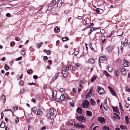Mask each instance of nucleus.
Segmentation results:
<instances>
[{"label": "nucleus", "instance_id": "obj_1", "mask_svg": "<svg viewBox=\"0 0 130 130\" xmlns=\"http://www.w3.org/2000/svg\"><path fill=\"white\" fill-rule=\"evenodd\" d=\"M79 66H68L66 67V69L63 70L62 71V73L63 76L64 77H66L67 76L66 74V72L68 71L69 70L72 69L73 70H74L76 68V67H79Z\"/></svg>", "mask_w": 130, "mask_h": 130}, {"label": "nucleus", "instance_id": "obj_2", "mask_svg": "<svg viewBox=\"0 0 130 130\" xmlns=\"http://www.w3.org/2000/svg\"><path fill=\"white\" fill-rule=\"evenodd\" d=\"M89 102L87 100H84L83 101L82 107L84 108H86L89 107Z\"/></svg>", "mask_w": 130, "mask_h": 130}, {"label": "nucleus", "instance_id": "obj_3", "mask_svg": "<svg viewBox=\"0 0 130 130\" xmlns=\"http://www.w3.org/2000/svg\"><path fill=\"white\" fill-rule=\"evenodd\" d=\"M78 121L84 122L85 121V119L83 115H80L76 116L75 117Z\"/></svg>", "mask_w": 130, "mask_h": 130}, {"label": "nucleus", "instance_id": "obj_4", "mask_svg": "<svg viewBox=\"0 0 130 130\" xmlns=\"http://www.w3.org/2000/svg\"><path fill=\"white\" fill-rule=\"evenodd\" d=\"M98 93L101 95L105 93V90L102 87L98 86Z\"/></svg>", "mask_w": 130, "mask_h": 130}, {"label": "nucleus", "instance_id": "obj_5", "mask_svg": "<svg viewBox=\"0 0 130 130\" xmlns=\"http://www.w3.org/2000/svg\"><path fill=\"white\" fill-rule=\"evenodd\" d=\"M107 58L105 55H103L101 56L99 58V63L100 65V61H105L107 60Z\"/></svg>", "mask_w": 130, "mask_h": 130}, {"label": "nucleus", "instance_id": "obj_6", "mask_svg": "<svg viewBox=\"0 0 130 130\" xmlns=\"http://www.w3.org/2000/svg\"><path fill=\"white\" fill-rule=\"evenodd\" d=\"M120 68L122 74L123 76H125L126 75V71L125 68L121 67Z\"/></svg>", "mask_w": 130, "mask_h": 130}, {"label": "nucleus", "instance_id": "obj_7", "mask_svg": "<svg viewBox=\"0 0 130 130\" xmlns=\"http://www.w3.org/2000/svg\"><path fill=\"white\" fill-rule=\"evenodd\" d=\"M128 42V41L127 40L125 39V40L124 42H123V41H121V43L122 45L120 46L122 52H123V51L122 50L124 46L125 45V44H127Z\"/></svg>", "mask_w": 130, "mask_h": 130}, {"label": "nucleus", "instance_id": "obj_8", "mask_svg": "<svg viewBox=\"0 0 130 130\" xmlns=\"http://www.w3.org/2000/svg\"><path fill=\"white\" fill-rule=\"evenodd\" d=\"M114 47V46H109L106 48V50L107 52H110L113 50Z\"/></svg>", "mask_w": 130, "mask_h": 130}, {"label": "nucleus", "instance_id": "obj_9", "mask_svg": "<svg viewBox=\"0 0 130 130\" xmlns=\"http://www.w3.org/2000/svg\"><path fill=\"white\" fill-rule=\"evenodd\" d=\"M108 88L109 90L110 91L112 95L115 96H116V95L113 89L111 87L109 86H108Z\"/></svg>", "mask_w": 130, "mask_h": 130}, {"label": "nucleus", "instance_id": "obj_10", "mask_svg": "<svg viewBox=\"0 0 130 130\" xmlns=\"http://www.w3.org/2000/svg\"><path fill=\"white\" fill-rule=\"evenodd\" d=\"M74 125L75 127L78 128H85L84 126L82 124H78L74 123Z\"/></svg>", "mask_w": 130, "mask_h": 130}, {"label": "nucleus", "instance_id": "obj_11", "mask_svg": "<svg viewBox=\"0 0 130 130\" xmlns=\"http://www.w3.org/2000/svg\"><path fill=\"white\" fill-rule=\"evenodd\" d=\"M98 121L101 123H104L105 120L103 117H98Z\"/></svg>", "mask_w": 130, "mask_h": 130}, {"label": "nucleus", "instance_id": "obj_12", "mask_svg": "<svg viewBox=\"0 0 130 130\" xmlns=\"http://www.w3.org/2000/svg\"><path fill=\"white\" fill-rule=\"evenodd\" d=\"M106 101V99L104 102V103L103 105V107L104 108L105 110V111L107 110L108 108V107L107 105Z\"/></svg>", "mask_w": 130, "mask_h": 130}, {"label": "nucleus", "instance_id": "obj_13", "mask_svg": "<svg viewBox=\"0 0 130 130\" xmlns=\"http://www.w3.org/2000/svg\"><path fill=\"white\" fill-rule=\"evenodd\" d=\"M92 91V89H91L90 90V91L86 95V98H88L89 97H90L91 96V93Z\"/></svg>", "mask_w": 130, "mask_h": 130}, {"label": "nucleus", "instance_id": "obj_14", "mask_svg": "<svg viewBox=\"0 0 130 130\" xmlns=\"http://www.w3.org/2000/svg\"><path fill=\"white\" fill-rule=\"evenodd\" d=\"M64 0H60L58 3V6L57 7L58 8L59 6V8L62 5L63 3L64 2Z\"/></svg>", "mask_w": 130, "mask_h": 130}, {"label": "nucleus", "instance_id": "obj_15", "mask_svg": "<svg viewBox=\"0 0 130 130\" xmlns=\"http://www.w3.org/2000/svg\"><path fill=\"white\" fill-rule=\"evenodd\" d=\"M88 62L90 64H93L94 62V61L93 59L90 58L88 60Z\"/></svg>", "mask_w": 130, "mask_h": 130}, {"label": "nucleus", "instance_id": "obj_16", "mask_svg": "<svg viewBox=\"0 0 130 130\" xmlns=\"http://www.w3.org/2000/svg\"><path fill=\"white\" fill-rule=\"evenodd\" d=\"M119 73V72L118 70H115L114 71V75L117 77H118V76Z\"/></svg>", "mask_w": 130, "mask_h": 130}, {"label": "nucleus", "instance_id": "obj_17", "mask_svg": "<svg viewBox=\"0 0 130 130\" xmlns=\"http://www.w3.org/2000/svg\"><path fill=\"white\" fill-rule=\"evenodd\" d=\"M77 112L80 114H81L82 113V108L80 107H78L77 110Z\"/></svg>", "mask_w": 130, "mask_h": 130}, {"label": "nucleus", "instance_id": "obj_18", "mask_svg": "<svg viewBox=\"0 0 130 130\" xmlns=\"http://www.w3.org/2000/svg\"><path fill=\"white\" fill-rule=\"evenodd\" d=\"M90 102L91 104L92 105H94L95 104V101L93 99H91L90 100Z\"/></svg>", "mask_w": 130, "mask_h": 130}, {"label": "nucleus", "instance_id": "obj_19", "mask_svg": "<svg viewBox=\"0 0 130 130\" xmlns=\"http://www.w3.org/2000/svg\"><path fill=\"white\" fill-rule=\"evenodd\" d=\"M57 93V92L56 91H54L53 92L52 96L53 98H55L56 96Z\"/></svg>", "mask_w": 130, "mask_h": 130}, {"label": "nucleus", "instance_id": "obj_20", "mask_svg": "<svg viewBox=\"0 0 130 130\" xmlns=\"http://www.w3.org/2000/svg\"><path fill=\"white\" fill-rule=\"evenodd\" d=\"M112 108L113 110L115 112H116L118 113H119V112L117 109V107H115L113 106Z\"/></svg>", "mask_w": 130, "mask_h": 130}, {"label": "nucleus", "instance_id": "obj_21", "mask_svg": "<svg viewBox=\"0 0 130 130\" xmlns=\"http://www.w3.org/2000/svg\"><path fill=\"white\" fill-rule=\"evenodd\" d=\"M92 113L91 111L88 110L87 111L86 115L87 116H92Z\"/></svg>", "mask_w": 130, "mask_h": 130}, {"label": "nucleus", "instance_id": "obj_22", "mask_svg": "<svg viewBox=\"0 0 130 130\" xmlns=\"http://www.w3.org/2000/svg\"><path fill=\"white\" fill-rule=\"evenodd\" d=\"M37 114L38 115L41 116L42 114V112L41 111V109H40L38 110L37 112Z\"/></svg>", "mask_w": 130, "mask_h": 130}, {"label": "nucleus", "instance_id": "obj_23", "mask_svg": "<svg viewBox=\"0 0 130 130\" xmlns=\"http://www.w3.org/2000/svg\"><path fill=\"white\" fill-rule=\"evenodd\" d=\"M123 64H125V65H128L130 64V63L126 60H123Z\"/></svg>", "mask_w": 130, "mask_h": 130}, {"label": "nucleus", "instance_id": "obj_24", "mask_svg": "<svg viewBox=\"0 0 130 130\" xmlns=\"http://www.w3.org/2000/svg\"><path fill=\"white\" fill-rule=\"evenodd\" d=\"M102 129L103 130H111V129L109 128V127L105 126H104L103 127Z\"/></svg>", "mask_w": 130, "mask_h": 130}, {"label": "nucleus", "instance_id": "obj_25", "mask_svg": "<svg viewBox=\"0 0 130 130\" xmlns=\"http://www.w3.org/2000/svg\"><path fill=\"white\" fill-rule=\"evenodd\" d=\"M58 73H56L55 74V76L52 78V80H55L58 76Z\"/></svg>", "mask_w": 130, "mask_h": 130}, {"label": "nucleus", "instance_id": "obj_26", "mask_svg": "<svg viewBox=\"0 0 130 130\" xmlns=\"http://www.w3.org/2000/svg\"><path fill=\"white\" fill-rule=\"evenodd\" d=\"M109 66L107 67V68H108V70L110 72H111L113 70L111 66Z\"/></svg>", "mask_w": 130, "mask_h": 130}, {"label": "nucleus", "instance_id": "obj_27", "mask_svg": "<svg viewBox=\"0 0 130 130\" xmlns=\"http://www.w3.org/2000/svg\"><path fill=\"white\" fill-rule=\"evenodd\" d=\"M42 42H40V43H39L37 45V47L38 49L42 45Z\"/></svg>", "mask_w": 130, "mask_h": 130}, {"label": "nucleus", "instance_id": "obj_28", "mask_svg": "<svg viewBox=\"0 0 130 130\" xmlns=\"http://www.w3.org/2000/svg\"><path fill=\"white\" fill-rule=\"evenodd\" d=\"M96 76H93L91 79V82H93L96 79Z\"/></svg>", "mask_w": 130, "mask_h": 130}, {"label": "nucleus", "instance_id": "obj_29", "mask_svg": "<svg viewBox=\"0 0 130 130\" xmlns=\"http://www.w3.org/2000/svg\"><path fill=\"white\" fill-rule=\"evenodd\" d=\"M37 109L36 107H34L32 109V111L34 113L35 112L37 111Z\"/></svg>", "mask_w": 130, "mask_h": 130}, {"label": "nucleus", "instance_id": "obj_30", "mask_svg": "<svg viewBox=\"0 0 130 130\" xmlns=\"http://www.w3.org/2000/svg\"><path fill=\"white\" fill-rule=\"evenodd\" d=\"M103 74L107 77H110V75L105 71H104Z\"/></svg>", "mask_w": 130, "mask_h": 130}, {"label": "nucleus", "instance_id": "obj_31", "mask_svg": "<svg viewBox=\"0 0 130 130\" xmlns=\"http://www.w3.org/2000/svg\"><path fill=\"white\" fill-rule=\"evenodd\" d=\"M49 113L51 114L52 116L54 115V110L53 109H51L49 110Z\"/></svg>", "mask_w": 130, "mask_h": 130}, {"label": "nucleus", "instance_id": "obj_32", "mask_svg": "<svg viewBox=\"0 0 130 130\" xmlns=\"http://www.w3.org/2000/svg\"><path fill=\"white\" fill-rule=\"evenodd\" d=\"M6 5V7L10 8L13 7L12 5H9L8 4H6L4 5Z\"/></svg>", "mask_w": 130, "mask_h": 130}, {"label": "nucleus", "instance_id": "obj_33", "mask_svg": "<svg viewBox=\"0 0 130 130\" xmlns=\"http://www.w3.org/2000/svg\"><path fill=\"white\" fill-rule=\"evenodd\" d=\"M120 127V128L122 129H125L127 128L126 126L122 125H121Z\"/></svg>", "mask_w": 130, "mask_h": 130}, {"label": "nucleus", "instance_id": "obj_34", "mask_svg": "<svg viewBox=\"0 0 130 130\" xmlns=\"http://www.w3.org/2000/svg\"><path fill=\"white\" fill-rule=\"evenodd\" d=\"M60 100H61L62 101L64 99H65V97L64 95L63 94L61 95L60 97Z\"/></svg>", "mask_w": 130, "mask_h": 130}, {"label": "nucleus", "instance_id": "obj_35", "mask_svg": "<svg viewBox=\"0 0 130 130\" xmlns=\"http://www.w3.org/2000/svg\"><path fill=\"white\" fill-rule=\"evenodd\" d=\"M21 54L22 55H25V50H23L21 51Z\"/></svg>", "mask_w": 130, "mask_h": 130}, {"label": "nucleus", "instance_id": "obj_36", "mask_svg": "<svg viewBox=\"0 0 130 130\" xmlns=\"http://www.w3.org/2000/svg\"><path fill=\"white\" fill-rule=\"evenodd\" d=\"M46 116L48 118L50 119L51 118V115L49 113H47V114Z\"/></svg>", "mask_w": 130, "mask_h": 130}, {"label": "nucleus", "instance_id": "obj_37", "mask_svg": "<svg viewBox=\"0 0 130 130\" xmlns=\"http://www.w3.org/2000/svg\"><path fill=\"white\" fill-rule=\"evenodd\" d=\"M68 40H69L68 38L67 37H64L62 38V40L63 41H65Z\"/></svg>", "mask_w": 130, "mask_h": 130}, {"label": "nucleus", "instance_id": "obj_38", "mask_svg": "<svg viewBox=\"0 0 130 130\" xmlns=\"http://www.w3.org/2000/svg\"><path fill=\"white\" fill-rule=\"evenodd\" d=\"M119 107L122 110V111H124V110L123 108L122 105L121 104V102H120L119 103Z\"/></svg>", "mask_w": 130, "mask_h": 130}, {"label": "nucleus", "instance_id": "obj_39", "mask_svg": "<svg viewBox=\"0 0 130 130\" xmlns=\"http://www.w3.org/2000/svg\"><path fill=\"white\" fill-rule=\"evenodd\" d=\"M95 28L94 27H93V29H90L89 31V34H91L92 32V31L93 30H95Z\"/></svg>", "mask_w": 130, "mask_h": 130}, {"label": "nucleus", "instance_id": "obj_40", "mask_svg": "<svg viewBox=\"0 0 130 130\" xmlns=\"http://www.w3.org/2000/svg\"><path fill=\"white\" fill-rule=\"evenodd\" d=\"M3 122H2L0 124V127L1 128H4L5 127V124L4 123L3 124H2V123Z\"/></svg>", "mask_w": 130, "mask_h": 130}, {"label": "nucleus", "instance_id": "obj_41", "mask_svg": "<svg viewBox=\"0 0 130 130\" xmlns=\"http://www.w3.org/2000/svg\"><path fill=\"white\" fill-rule=\"evenodd\" d=\"M129 118L128 116H126L125 117V120L127 123L128 124L129 122Z\"/></svg>", "mask_w": 130, "mask_h": 130}, {"label": "nucleus", "instance_id": "obj_42", "mask_svg": "<svg viewBox=\"0 0 130 130\" xmlns=\"http://www.w3.org/2000/svg\"><path fill=\"white\" fill-rule=\"evenodd\" d=\"M126 91L128 92H130V89L128 86H126L125 87Z\"/></svg>", "mask_w": 130, "mask_h": 130}, {"label": "nucleus", "instance_id": "obj_43", "mask_svg": "<svg viewBox=\"0 0 130 130\" xmlns=\"http://www.w3.org/2000/svg\"><path fill=\"white\" fill-rule=\"evenodd\" d=\"M54 30L55 31H57V32L58 33L60 32V29L59 28H58L57 27H55Z\"/></svg>", "mask_w": 130, "mask_h": 130}, {"label": "nucleus", "instance_id": "obj_44", "mask_svg": "<svg viewBox=\"0 0 130 130\" xmlns=\"http://www.w3.org/2000/svg\"><path fill=\"white\" fill-rule=\"evenodd\" d=\"M51 3L53 4V5L54 6L56 4V1L55 0H52L51 2Z\"/></svg>", "mask_w": 130, "mask_h": 130}, {"label": "nucleus", "instance_id": "obj_45", "mask_svg": "<svg viewBox=\"0 0 130 130\" xmlns=\"http://www.w3.org/2000/svg\"><path fill=\"white\" fill-rule=\"evenodd\" d=\"M4 68L6 70H8L9 69V68L8 66L4 67Z\"/></svg>", "mask_w": 130, "mask_h": 130}, {"label": "nucleus", "instance_id": "obj_46", "mask_svg": "<svg viewBox=\"0 0 130 130\" xmlns=\"http://www.w3.org/2000/svg\"><path fill=\"white\" fill-rule=\"evenodd\" d=\"M82 23L84 25H86L87 24V23L86 22V21L85 20L83 19L82 20Z\"/></svg>", "mask_w": 130, "mask_h": 130}, {"label": "nucleus", "instance_id": "obj_47", "mask_svg": "<svg viewBox=\"0 0 130 130\" xmlns=\"http://www.w3.org/2000/svg\"><path fill=\"white\" fill-rule=\"evenodd\" d=\"M100 31L101 32L102 34H104L105 32V30H104L103 29H100Z\"/></svg>", "mask_w": 130, "mask_h": 130}, {"label": "nucleus", "instance_id": "obj_48", "mask_svg": "<svg viewBox=\"0 0 130 130\" xmlns=\"http://www.w3.org/2000/svg\"><path fill=\"white\" fill-rule=\"evenodd\" d=\"M89 47L92 50H93V48L92 47V43H90L89 44Z\"/></svg>", "mask_w": 130, "mask_h": 130}, {"label": "nucleus", "instance_id": "obj_49", "mask_svg": "<svg viewBox=\"0 0 130 130\" xmlns=\"http://www.w3.org/2000/svg\"><path fill=\"white\" fill-rule=\"evenodd\" d=\"M18 76H19V75H18L17 76V79L18 80H21L22 79V76H19V77H18Z\"/></svg>", "mask_w": 130, "mask_h": 130}, {"label": "nucleus", "instance_id": "obj_50", "mask_svg": "<svg viewBox=\"0 0 130 130\" xmlns=\"http://www.w3.org/2000/svg\"><path fill=\"white\" fill-rule=\"evenodd\" d=\"M19 83V84L21 85H23L24 84V82L22 80L20 81Z\"/></svg>", "mask_w": 130, "mask_h": 130}, {"label": "nucleus", "instance_id": "obj_51", "mask_svg": "<svg viewBox=\"0 0 130 130\" xmlns=\"http://www.w3.org/2000/svg\"><path fill=\"white\" fill-rule=\"evenodd\" d=\"M85 79H83L82 80L80 81V83L81 84H83L85 81Z\"/></svg>", "mask_w": 130, "mask_h": 130}, {"label": "nucleus", "instance_id": "obj_52", "mask_svg": "<svg viewBox=\"0 0 130 130\" xmlns=\"http://www.w3.org/2000/svg\"><path fill=\"white\" fill-rule=\"evenodd\" d=\"M2 99L4 100V102H5L6 100V98L5 96L4 95H2L1 97Z\"/></svg>", "mask_w": 130, "mask_h": 130}, {"label": "nucleus", "instance_id": "obj_53", "mask_svg": "<svg viewBox=\"0 0 130 130\" xmlns=\"http://www.w3.org/2000/svg\"><path fill=\"white\" fill-rule=\"evenodd\" d=\"M90 25L89 26H87V27L88 28H90L92 26H93L94 24L93 23H92L90 24Z\"/></svg>", "mask_w": 130, "mask_h": 130}, {"label": "nucleus", "instance_id": "obj_54", "mask_svg": "<svg viewBox=\"0 0 130 130\" xmlns=\"http://www.w3.org/2000/svg\"><path fill=\"white\" fill-rule=\"evenodd\" d=\"M43 59L45 60H46L48 59V57L47 56H44L43 57Z\"/></svg>", "mask_w": 130, "mask_h": 130}, {"label": "nucleus", "instance_id": "obj_55", "mask_svg": "<svg viewBox=\"0 0 130 130\" xmlns=\"http://www.w3.org/2000/svg\"><path fill=\"white\" fill-rule=\"evenodd\" d=\"M13 108L14 109V110H15V109L16 110H18V108L17 106H14L13 107Z\"/></svg>", "mask_w": 130, "mask_h": 130}, {"label": "nucleus", "instance_id": "obj_56", "mask_svg": "<svg viewBox=\"0 0 130 130\" xmlns=\"http://www.w3.org/2000/svg\"><path fill=\"white\" fill-rule=\"evenodd\" d=\"M61 92H63L65 91V89L63 88H61L59 89Z\"/></svg>", "mask_w": 130, "mask_h": 130}, {"label": "nucleus", "instance_id": "obj_57", "mask_svg": "<svg viewBox=\"0 0 130 130\" xmlns=\"http://www.w3.org/2000/svg\"><path fill=\"white\" fill-rule=\"evenodd\" d=\"M46 53L48 55H49L51 54V52L50 50H48L46 51Z\"/></svg>", "mask_w": 130, "mask_h": 130}, {"label": "nucleus", "instance_id": "obj_58", "mask_svg": "<svg viewBox=\"0 0 130 130\" xmlns=\"http://www.w3.org/2000/svg\"><path fill=\"white\" fill-rule=\"evenodd\" d=\"M24 89L23 88H22L20 90V92L21 93H22L24 92Z\"/></svg>", "mask_w": 130, "mask_h": 130}, {"label": "nucleus", "instance_id": "obj_59", "mask_svg": "<svg viewBox=\"0 0 130 130\" xmlns=\"http://www.w3.org/2000/svg\"><path fill=\"white\" fill-rule=\"evenodd\" d=\"M19 120L18 118H17L15 120V122L16 123H18L19 122Z\"/></svg>", "mask_w": 130, "mask_h": 130}, {"label": "nucleus", "instance_id": "obj_60", "mask_svg": "<svg viewBox=\"0 0 130 130\" xmlns=\"http://www.w3.org/2000/svg\"><path fill=\"white\" fill-rule=\"evenodd\" d=\"M14 44H15V43L14 42H12L10 43V46L11 47V46L12 45H14Z\"/></svg>", "mask_w": 130, "mask_h": 130}, {"label": "nucleus", "instance_id": "obj_61", "mask_svg": "<svg viewBox=\"0 0 130 130\" xmlns=\"http://www.w3.org/2000/svg\"><path fill=\"white\" fill-rule=\"evenodd\" d=\"M11 111V109H6L5 110V112H7V111Z\"/></svg>", "mask_w": 130, "mask_h": 130}, {"label": "nucleus", "instance_id": "obj_62", "mask_svg": "<svg viewBox=\"0 0 130 130\" xmlns=\"http://www.w3.org/2000/svg\"><path fill=\"white\" fill-rule=\"evenodd\" d=\"M33 78L35 79H37L38 78V76L36 75H34L33 76Z\"/></svg>", "mask_w": 130, "mask_h": 130}, {"label": "nucleus", "instance_id": "obj_63", "mask_svg": "<svg viewBox=\"0 0 130 130\" xmlns=\"http://www.w3.org/2000/svg\"><path fill=\"white\" fill-rule=\"evenodd\" d=\"M112 118L114 121H115L116 119V118L115 116H113Z\"/></svg>", "mask_w": 130, "mask_h": 130}, {"label": "nucleus", "instance_id": "obj_64", "mask_svg": "<svg viewBox=\"0 0 130 130\" xmlns=\"http://www.w3.org/2000/svg\"><path fill=\"white\" fill-rule=\"evenodd\" d=\"M114 115L116 116L119 119H120V117H119V116L117 114L115 113H114Z\"/></svg>", "mask_w": 130, "mask_h": 130}]
</instances>
